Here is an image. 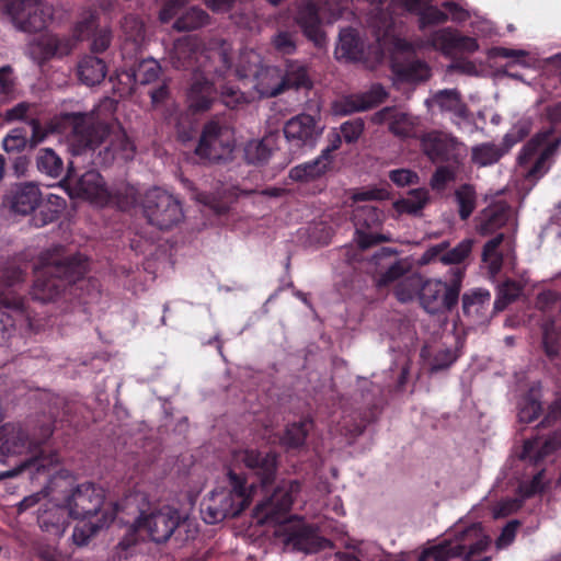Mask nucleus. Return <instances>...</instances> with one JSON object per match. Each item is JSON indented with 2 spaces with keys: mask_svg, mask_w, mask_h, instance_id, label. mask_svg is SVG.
<instances>
[{
  "mask_svg": "<svg viewBox=\"0 0 561 561\" xmlns=\"http://www.w3.org/2000/svg\"><path fill=\"white\" fill-rule=\"evenodd\" d=\"M301 491L298 480L280 481L272 493L266 494L254 507L253 515L260 524H276L275 536L285 548L294 552L313 554L331 549L333 542L321 536L316 526L302 517L291 515L287 518L296 496Z\"/></svg>",
  "mask_w": 561,
  "mask_h": 561,
  "instance_id": "1",
  "label": "nucleus"
},
{
  "mask_svg": "<svg viewBox=\"0 0 561 561\" xmlns=\"http://www.w3.org/2000/svg\"><path fill=\"white\" fill-rule=\"evenodd\" d=\"M43 261L44 266L37 271L31 291L32 299L42 302L53 301L88 272V260L81 253L48 252Z\"/></svg>",
  "mask_w": 561,
  "mask_h": 561,
  "instance_id": "2",
  "label": "nucleus"
},
{
  "mask_svg": "<svg viewBox=\"0 0 561 561\" xmlns=\"http://www.w3.org/2000/svg\"><path fill=\"white\" fill-rule=\"evenodd\" d=\"M24 271L12 263L5 264L0 271V346L10 344L18 325H30L34 318L30 299L18 293L16 287L24 283Z\"/></svg>",
  "mask_w": 561,
  "mask_h": 561,
  "instance_id": "3",
  "label": "nucleus"
},
{
  "mask_svg": "<svg viewBox=\"0 0 561 561\" xmlns=\"http://www.w3.org/2000/svg\"><path fill=\"white\" fill-rule=\"evenodd\" d=\"M31 128V149L44 142L50 135H65L73 147L84 148L98 139L102 129L93 127L92 118L88 113H61L43 123L37 116L27 119Z\"/></svg>",
  "mask_w": 561,
  "mask_h": 561,
  "instance_id": "4",
  "label": "nucleus"
},
{
  "mask_svg": "<svg viewBox=\"0 0 561 561\" xmlns=\"http://www.w3.org/2000/svg\"><path fill=\"white\" fill-rule=\"evenodd\" d=\"M229 489L214 490L201 504L206 524L214 525L226 518L239 516L251 503V488L247 479L232 469L227 473Z\"/></svg>",
  "mask_w": 561,
  "mask_h": 561,
  "instance_id": "5",
  "label": "nucleus"
},
{
  "mask_svg": "<svg viewBox=\"0 0 561 561\" xmlns=\"http://www.w3.org/2000/svg\"><path fill=\"white\" fill-rule=\"evenodd\" d=\"M142 213L148 224L160 230H170L184 218L181 201L160 187L145 194Z\"/></svg>",
  "mask_w": 561,
  "mask_h": 561,
  "instance_id": "6",
  "label": "nucleus"
},
{
  "mask_svg": "<svg viewBox=\"0 0 561 561\" xmlns=\"http://www.w3.org/2000/svg\"><path fill=\"white\" fill-rule=\"evenodd\" d=\"M463 271L457 268L447 282L433 278H424L420 293L421 307L431 314H436L444 310H453L459 300Z\"/></svg>",
  "mask_w": 561,
  "mask_h": 561,
  "instance_id": "7",
  "label": "nucleus"
},
{
  "mask_svg": "<svg viewBox=\"0 0 561 561\" xmlns=\"http://www.w3.org/2000/svg\"><path fill=\"white\" fill-rule=\"evenodd\" d=\"M233 148V129L222 119L213 118L204 124L195 153L203 160L218 162L227 159Z\"/></svg>",
  "mask_w": 561,
  "mask_h": 561,
  "instance_id": "8",
  "label": "nucleus"
},
{
  "mask_svg": "<svg viewBox=\"0 0 561 561\" xmlns=\"http://www.w3.org/2000/svg\"><path fill=\"white\" fill-rule=\"evenodd\" d=\"M3 7L14 25L27 33L43 31L54 15L53 7L42 0H3Z\"/></svg>",
  "mask_w": 561,
  "mask_h": 561,
  "instance_id": "9",
  "label": "nucleus"
},
{
  "mask_svg": "<svg viewBox=\"0 0 561 561\" xmlns=\"http://www.w3.org/2000/svg\"><path fill=\"white\" fill-rule=\"evenodd\" d=\"M234 459L242 462L254 481L248 485L253 490L260 485L265 489L272 485L278 471V454L267 449L245 448L234 453Z\"/></svg>",
  "mask_w": 561,
  "mask_h": 561,
  "instance_id": "10",
  "label": "nucleus"
},
{
  "mask_svg": "<svg viewBox=\"0 0 561 561\" xmlns=\"http://www.w3.org/2000/svg\"><path fill=\"white\" fill-rule=\"evenodd\" d=\"M185 525L186 518L178 508L169 505L150 514L141 513L136 520V527L146 530L150 539L157 543L167 542L171 536L180 535L181 528Z\"/></svg>",
  "mask_w": 561,
  "mask_h": 561,
  "instance_id": "11",
  "label": "nucleus"
},
{
  "mask_svg": "<svg viewBox=\"0 0 561 561\" xmlns=\"http://www.w3.org/2000/svg\"><path fill=\"white\" fill-rule=\"evenodd\" d=\"M92 118L93 127L95 129H102V133H98V139L84 148L76 149L78 153L83 152L87 149H95L103 142H107L105 151L111 154L112 159L119 158L125 161L133 160L136 153L135 142L128 137L125 129L119 124L108 125L99 122L93 113H88Z\"/></svg>",
  "mask_w": 561,
  "mask_h": 561,
  "instance_id": "12",
  "label": "nucleus"
},
{
  "mask_svg": "<svg viewBox=\"0 0 561 561\" xmlns=\"http://www.w3.org/2000/svg\"><path fill=\"white\" fill-rule=\"evenodd\" d=\"M323 129L319 118L302 113L289 118L284 124L283 133L290 150L297 152L313 149Z\"/></svg>",
  "mask_w": 561,
  "mask_h": 561,
  "instance_id": "13",
  "label": "nucleus"
},
{
  "mask_svg": "<svg viewBox=\"0 0 561 561\" xmlns=\"http://www.w3.org/2000/svg\"><path fill=\"white\" fill-rule=\"evenodd\" d=\"M460 145L456 137L440 130H430L420 137L422 152L435 164H460Z\"/></svg>",
  "mask_w": 561,
  "mask_h": 561,
  "instance_id": "14",
  "label": "nucleus"
},
{
  "mask_svg": "<svg viewBox=\"0 0 561 561\" xmlns=\"http://www.w3.org/2000/svg\"><path fill=\"white\" fill-rule=\"evenodd\" d=\"M208 56L201 47V42L196 36L185 35L174 42L170 53V62L178 70H191L194 76L207 73Z\"/></svg>",
  "mask_w": 561,
  "mask_h": 561,
  "instance_id": "15",
  "label": "nucleus"
},
{
  "mask_svg": "<svg viewBox=\"0 0 561 561\" xmlns=\"http://www.w3.org/2000/svg\"><path fill=\"white\" fill-rule=\"evenodd\" d=\"M104 503V491L94 483L79 484L66 499L68 515L77 519L96 516Z\"/></svg>",
  "mask_w": 561,
  "mask_h": 561,
  "instance_id": "16",
  "label": "nucleus"
},
{
  "mask_svg": "<svg viewBox=\"0 0 561 561\" xmlns=\"http://www.w3.org/2000/svg\"><path fill=\"white\" fill-rule=\"evenodd\" d=\"M385 215L381 209L374 205L357 206L353 210V222L358 247L362 250L369 249L389 239L377 232H369L379 228L383 221Z\"/></svg>",
  "mask_w": 561,
  "mask_h": 561,
  "instance_id": "17",
  "label": "nucleus"
},
{
  "mask_svg": "<svg viewBox=\"0 0 561 561\" xmlns=\"http://www.w3.org/2000/svg\"><path fill=\"white\" fill-rule=\"evenodd\" d=\"M427 41L432 47L440 50L445 56H451L455 53L472 54L479 49L476 38L461 35L451 27L432 32Z\"/></svg>",
  "mask_w": 561,
  "mask_h": 561,
  "instance_id": "18",
  "label": "nucleus"
},
{
  "mask_svg": "<svg viewBox=\"0 0 561 561\" xmlns=\"http://www.w3.org/2000/svg\"><path fill=\"white\" fill-rule=\"evenodd\" d=\"M295 23L301 28L304 35L317 47L325 44V34L322 31V22L319 7L312 0L301 1L296 9Z\"/></svg>",
  "mask_w": 561,
  "mask_h": 561,
  "instance_id": "19",
  "label": "nucleus"
},
{
  "mask_svg": "<svg viewBox=\"0 0 561 561\" xmlns=\"http://www.w3.org/2000/svg\"><path fill=\"white\" fill-rule=\"evenodd\" d=\"M218 100V91L206 73L195 75L186 93L187 107L193 114L207 112Z\"/></svg>",
  "mask_w": 561,
  "mask_h": 561,
  "instance_id": "20",
  "label": "nucleus"
},
{
  "mask_svg": "<svg viewBox=\"0 0 561 561\" xmlns=\"http://www.w3.org/2000/svg\"><path fill=\"white\" fill-rule=\"evenodd\" d=\"M311 88L312 80L307 65L298 60H290L286 64L285 73L280 81L272 89H259V92L265 96H276L289 89L309 90Z\"/></svg>",
  "mask_w": 561,
  "mask_h": 561,
  "instance_id": "21",
  "label": "nucleus"
},
{
  "mask_svg": "<svg viewBox=\"0 0 561 561\" xmlns=\"http://www.w3.org/2000/svg\"><path fill=\"white\" fill-rule=\"evenodd\" d=\"M42 201V193L34 183L16 184L5 194L4 203L10 209L20 215L33 213Z\"/></svg>",
  "mask_w": 561,
  "mask_h": 561,
  "instance_id": "22",
  "label": "nucleus"
},
{
  "mask_svg": "<svg viewBox=\"0 0 561 561\" xmlns=\"http://www.w3.org/2000/svg\"><path fill=\"white\" fill-rule=\"evenodd\" d=\"M491 294L486 289H474L462 296V312L474 324H484L491 317Z\"/></svg>",
  "mask_w": 561,
  "mask_h": 561,
  "instance_id": "23",
  "label": "nucleus"
},
{
  "mask_svg": "<svg viewBox=\"0 0 561 561\" xmlns=\"http://www.w3.org/2000/svg\"><path fill=\"white\" fill-rule=\"evenodd\" d=\"M373 121L377 124H389V130L398 137L410 138L414 136L415 123L413 118L394 106H386L374 114Z\"/></svg>",
  "mask_w": 561,
  "mask_h": 561,
  "instance_id": "24",
  "label": "nucleus"
},
{
  "mask_svg": "<svg viewBox=\"0 0 561 561\" xmlns=\"http://www.w3.org/2000/svg\"><path fill=\"white\" fill-rule=\"evenodd\" d=\"M37 514L39 528L50 538L62 536L68 525L66 507L51 502H46Z\"/></svg>",
  "mask_w": 561,
  "mask_h": 561,
  "instance_id": "25",
  "label": "nucleus"
},
{
  "mask_svg": "<svg viewBox=\"0 0 561 561\" xmlns=\"http://www.w3.org/2000/svg\"><path fill=\"white\" fill-rule=\"evenodd\" d=\"M561 449V430L552 432L539 444L537 439H528L524 443L522 459L529 460L534 465H538L546 457Z\"/></svg>",
  "mask_w": 561,
  "mask_h": 561,
  "instance_id": "26",
  "label": "nucleus"
},
{
  "mask_svg": "<svg viewBox=\"0 0 561 561\" xmlns=\"http://www.w3.org/2000/svg\"><path fill=\"white\" fill-rule=\"evenodd\" d=\"M387 98L388 92L381 84H373L371 88L364 93L347 96L343 102V112L345 114L364 112L383 103Z\"/></svg>",
  "mask_w": 561,
  "mask_h": 561,
  "instance_id": "27",
  "label": "nucleus"
},
{
  "mask_svg": "<svg viewBox=\"0 0 561 561\" xmlns=\"http://www.w3.org/2000/svg\"><path fill=\"white\" fill-rule=\"evenodd\" d=\"M511 217V207L503 202L489 205L481 211L478 222V231L483 234H491L504 227Z\"/></svg>",
  "mask_w": 561,
  "mask_h": 561,
  "instance_id": "28",
  "label": "nucleus"
},
{
  "mask_svg": "<svg viewBox=\"0 0 561 561\" xmlns=\"http://www.w3.org/2000/svg\"><path fill=\"white\" fill-rule=\"evenodd\" d=\"M435 104L440 112L451 113L458 119H467L469 110L462 101L461 94L457 89H444L435 92L431 100H426V104Z\"/></svg>",
  "mask_w": 561,
  "mask_h": 561,
  "instance_id": "29",
  "label": "nucleus"
},
{
  "mask_svg": "<svg viewBox=\"0 0 561 561\" xmlns=\"http://www.w3.org/2000/svg\"><path fill=\"white\" fill-rule=\"evenodd\" d=\"M364 43L358 32L352 27L342 30L335 49L336 58L347 61H359L364 58Z\"/></svg>",
  "mask_w": 561,
  "mask_h": 561,
  "instance_id": "30",
  "label": "nucleus"
},
{
  "mask_svg": "<svg viewBox=\"0 0 561 561\" xmlns=\"http://www.w3.org/2000/svg\"><path fill=\"white\" fill-rule=\"evenodd\" d=\"M107 73L105 61L93 55H85L78 64V77L87 85L93 87L101 83Z\"/></svg>",
  "mask_w": 561,
  "mask_h": 561,
  "instance_id": "31",
  "label": "nucleus"
},
{
  "mask_svg": "<svg viewBox=\"0 0 561 561\" xmlns=\"http://www.w3.org/2000/svg\"><path fill=\"white\" fill-rule=\"evenodd\" d=\"M312 427L313 421L310 417H304L299 421L288 423L279 438L280 445L286 449H298L302 447Z\"/></svg>",
  "mask_w": 561,
  "mask_h": 561,
  "instance_id": "32",
  "label": "nucleus"
},
{
  "mask_svg": "<svg viewBox=\"0 0 561 561\" xmlns=\"http://www.w3.org/2000/svg\"><path fill=\"white\" fill-rule=\"evenodd\" d=\"M329 162L321 156L290 169L289 178L295 182H310L321 178L329 169Z\"/></svg>",
  "mask_w": 561,
  "mask_h": 561,
  "instance_id": "33",
  "label": "nucleus"
},
{
  "mask_svg": "<svg viewBox=\"0 0 561 561\" xmlns=\"http://www.w3.org/2000/svg\"><path fill=\"white\" fill-rule=\"evenodd\" d=\"M116 511L111 513H103L102 518L98 522H82L78 524L72 533L73 543L78 547L88 545L91 537H93L101 528L111 524L115 518Z\"/></svg>",
  "mask_w": 561,
  "mask_h": 561,
  "instance_id": "34",
  "label": "nucleus"
},
{
  "mask_svg": "<svg viewBox=\"0 0 561 561\" xmlns=\"http://www.w3.org/2000/svg\"><path fill=\"white\" fill-rule=\"evenodd\" d=\"M76 188L79 195L89 199L100 198L106 193L103 178L94 170L84 172L77 180Z\"/></svg>",
  "mask_w": 561,
  "mask_h": 561,
  "instance_id": "35",
  "label": "nucleus"
},
{
  "mask_svg": "<svg viewBox=\"0 0 561 561\" xmlns=\"http://www.w3.org/2000/svg\"><path fill=\"white\" fill-rule=\"evenodd\" d=\"M160 70L159 62L148 58L140 60L125 75L130 83L149 84L158 79Z\"/></svg>",
  "mask_w": 561,
  "mask_h": 561,
  "instance_id": "36",
  "label": "nucleus"
},
{
  "mask_svg": "<svg viewBox=\"0 0 561 561\" xmlns=\"http://www.w3.org/2000/svg\"><path fill=\"white\" fill-rule=\"evenodd\" d=\"M209 14L199 7H192L183 12L173 23V28L179 32L198 30L209 23Z\"/></svg>",
  "mask_w": 561,
  "mask_h": 561,
  "instance_id": "37",
  "label": "nucleus"
},
{
  "mask_svg": "<svg viewBox=\"0 0 561 561\" xmlns=\"http://www.w3.org/2000/svg\"><path fill=\"white\" fill-rule=\"evenodd\" d=\"M36 168L41 173L57 179L64 172V162L51 148H42L36 154Z\"/></svg>",
  "mask_w": 561,
  "mask_h": 561,
  "instance_id": "38",
  "label": "nucleus"
},
{
  "mask_svg": "<svg viewBox=\"0 0 561 561\" xmlns=\"http://www.w3.org/2000/svg\"><path fill=\"white\" fill-rule=\"evenodd\" d=\"M424 277L419 273L404 276L394 288V296L400 302H410L420 299Z\"/></svg>",
  "mask_w": 561,
  "mask_h": 561,
  "instance_id": "39",
  "label": "nucleus"
},
{
  "mask_svg": "<svg viewBox=\"0 0 561 561\" xmlns=\"http://www.w3.org/2000/svg\"><path fill=\"white\" fill-rule=\"evenodd\" d=\"M298 39L299 34L297 30L278 27L271 38V45L279 55H294L298 48Z\"/></svg>",
  "mask_w": 561,
  "mask_h": 561,
  "instance_id": "40",
  "label": "nucleus"
},
{
  "mask_svg": "<svg viewBox=\"0 0 561 561\" xmlns=\"http://www.w3.org/2000/svg\"><path fill=\"white\" fill-rule=\"evenodd\" d=\"M428 202L426 190H412L408 197L400 198L393 203V208L398 214L419 215Z\"/></svg>",
  "mask_w": 561,
  "mask_h": 561,
  "instance_id": "41",
  "label": "nucleus"
},
{
  "mask_svg": "<svg viewBox=\"0 0 561 561\" xmlns=\"http://www.w3.org/2000/svg\"><path fill=\"white\" fill-rule=\"evenodd\" d=\"M39 45L42 46L44 58L62 57L71 53L75 43L72 38L60 37L58 35H48L44 37Z\"/></svg>",
  "mask_w": 561,
  "mask_h": 561,
  "instance_id": "42",
  "label": "nucleus"
},
{
  "mask_svg": "<svg viewBox=\"0 0 561 561\" xmlns=\"http://www.w3.org/2000/svg\"><path fill=\"white\" fill-rule=\"evenodd\" d=\"M2 149L11 153H22L26 149H31L27 128L19 126L10 129L2 139Z\"/></svg>",
  "mask_w": 561,
  "mask_h": 561,
  "instance_id": "43",
  "label": "nucleus"
},
{
  "mask_svg": "<svg viewBox=\"0 0 561 561\" xmlns=\"http://www.w3.org/2000/svg\"><path fill=\"white\" fill-rule=\"evenodd\" d=\"M551 136V130H543L534 135L522 148L518 156V163L522 167L529 163L539 150L541 151L548 144L552 142V140H550Z\"/></svg>",
  "mask_w": 561,
  "mask_h": 561,
  "instance_id": "44",
  "label": "nucleus"
},
{
  "mask_svg": "<svg viewBox=\"0 0 561 561\" xmlns=\"http://www.w3.org/2000/svg\"><path fill=\"white\" fill-rule=\"evenodd\" d=\"M458 214L461 220H467L476 209L477 192L471 184H462L455 191Z\"/></svg>",
  "mask_w": 561,
  "mask_h": 561,
  "instance_id": "45",
  "label": "nucleus"
},
{
  "mask_svg": "<svg viewBox=\"0 0 561 561\" xmlns=\"http://www.w3.org/2000/svg\"><path fill=\"white\" fill-rule=\"evenodd\" d=\"M99 30V14L95 10H85L82 12L79 21L73 27V37L77 41L91 38Z\"/></svg>",
  "mask_w": 561,
  "mask_h": 561,
  "instance_id": "46",
  "label": "nucleus"
},
{
  "mask_svg": "<svg viewBox=\"0 0 561 561\" xmlns=\"http://www.w3.org/2000/svg\"><path fill=\"white\" fill-rule=\"evenodd\" d=\"M503 153L502 149L496 145L485 142L472 148L471 159L473 163L485 167L497 162Z\"/></svg>",
  "mask_w": 561,
  "mask_h": 561,
  "instance_id": "47",
  "label": "nucleus"
},
{
  "mask_svg": "<svg viewBox=\"0 0 561 561\" xmlns=\"http://www.w3.org/2000/svg\"><path fill=\"white\" fill-rule=\"evenodd\" d=\"M522 294V286L515 280H506L502 284L499 295L493 304V311H503L510 304L515 301Z\"/></svg>",
  "mask_w": 561,
  "mask_h": 561,
  "instance_id": "48",
  "label": "nucleus"
},
{
  "mask_svg": "<svg viewBox=\"0 0 561 561\" xmlns=\"http://www.w3.org/2000/svg\"><path fill=\"white\" fill-rule=\"evenodd\" d=\"M560 142L561 140L556 138L539 152L536 161L527 171L526 178L528 180H537L546 173V163L548 159L557 151Z\"/></svg>",
  "mask_w": 561,
  "mask_h": 561,
  "instance_id": "49",
  "label": "nucleus"
},
{
  "mask_svg": "<svg viewBox=\"0 0 561 561\" xmlns=\"http://www.w3.org/2000/svg\"><path fill=\"white\" fill-rule=\"evenodd\" d=\"M410 264L403 260H397L385 272L380 273L377 278V285L379 287H386L390 284L401 280L410 272Z\"/></svg>",
  "mask_w": 561,
  "mask_h": 561,
  "instance_id": "50",
  "label": "nucleus"
},
{
  "mask_svg": "<svg viewBox=\"0 0 561 561\" xmlns=\"http://www.w3.org/2000/svg\"><path fill=\"white\" fill-rule=\"evenodd\" d=\"M542 347L549 359L553 360L560 356L561 342L560 335L554 329V320H551V322L543 328Z\"/></svg>",
  "mask_w": 561,
  "mask_h": 561,
  "instance_id": "51",
  "label": "nucleus"
},
{
  "mask_svg": "<svg viewBox=\"0 0 561 561\" xmlns=\"http://www.w3.org/2000/svg\"><path fill=\"white\" fill-rule=\"evenodd\" d=\"M473 247L472 239H465L459 242L455 248L450 250H445L439 257V262L445 265L451 264H460L462 263L471 253Z\"/></svg>",
  "mask_w": 561,
  "mask_h": 561,
  "instance_id": "52",
  "label": "nucleus"
},
{
  "mask_svg": "<svg viewBox=\"0 0 561 561\" xmlns=\"http://www.w3.org/2000/svg\"><path fill=\"white\" fill-rule=\"evenodd\" d=\"M35 110V103L22 101L15 104L14 106L5 110V112L3 113V119L7 123L24 122L27 125V119H30L31 117H35L33 115Z\"/></svg>",
  "mask_w": 561,
  "mask_h": 561,
  "instance_id": "53",
  "label": "nucleus"
},
{
  "mask_svg": "<svg viewBox=\"0 0 561 561\" xmlns=\"http://www.w3.org/2000/svg\"><path fill=\"white\" fill-rule=\"evenodd\" d=\"M448 18L446 12L428 2L419 16V28L423 31L428 26L443 24L448 21Z\"/></svg>",
  "mask_w": 561,
  "mask_h": 561,
  "instance_id": "54",
  "label": "nucleus"
},
{
  "mask_svg": "<svg viewBox=\"0 0 561 561\" xmlns=\"http://www.w3.org/2000/svg\"><path fill=\"white\" fill-rule=\"evenodd\" d=\"M431 178V186L433 190H445L447 184L456 179V167L458 164L440 163Z\"/></svg>",
  "mask_w": 561,
  "mask_h": 561,
  "instance_id": "55",
  "label": "nucleus"
},
{
  "mask_svg": "<svg viewBox=\"0 0 561 561\" xmlns=\"http://www.w3.org/2000/svg\"><path fill=\"white\" fill-rule=\"evenodd\" d=\"M122 30L126 38L135 43L141 41L145 35V24L139 18L133 14H128L123 18Z\"/></svg>",
  "mask_w": 561,
  "mask_h": 561,
  "instance_id": "56",
  "label": "nucleus"
},
{
  "mask_svg": "<svg viewBox=\"0 0 561 561\" xmlns=\"http://www.w3.org/2000/svg\"><path fill=\"white\" fill-rule=\"evenodd\" d=\"M218 100H220L225 106L231 110L239 108L240 106L248 103V99L244 93L241 92L240 89L232 85H225L221 89V92L218 93Z\"/></svg>",
  "mask_w": 561,
  "mask_h": 561,
  "instance_id": "57",
  "label": "nucleus"
},
{
  "mask_svg": "<svg viewBox=\"0 0 561 561\" xmlns=\"http://www.w3.org/2000/svg\"><path fill=\"white\" fill-rule=\"evenodd\" d=\"M365 128L364 121L362 118H354L344 122L340 126V136L347 144L356 142L362 136Z\"/></svg>",
  "mask_w": 561,
  "mask_h": 561,
  "instance_id": "58",
  "label": "nucleus"
},
{
  "mask_svg": "<svg viewBox=\"0 0 561 561\" xmlns=\"http://www.w3.org/2000/svg\"><path fill=\"white\" fill-rule=\"evenodd\" d=\"M536 307L543 312L559 309L561 313V294L552 289L539 293L536 299Z\"/></svg>",
  "mask_w": 561,
  "mask_h": 561,
  "instance_id": "59",
  "label": "nucleus"
},
{
  "mask_svg": "<svg viewBox=\"0 0 561 561\" xmlns=\"http://www.w3.org/2000/svg\"><path fill=\"white\" fill-rule=\"evenodd\" d=\"M272 156L271 148L264 141L250 144L245 149V157L249 163L263 164Z\"/></svg>",
  "mask_w": 561,
  "mask_h": 561,
  "instance_id": "60",
  "label": "nucleus"
},
{
  "mask_svg": "<svg viewBox=\"0 0 561 561\" xmlns=\"http://www.w3.org/2000/svg\"><path fill=\"white\" fill-rule=\"evenodd\" d=\"M192 0H164L159 11V20L162 23L170 22Z\"/></svg>",
  "mask_w": 561,
  "mask_h": 561,
  "instance_id": "61",
  "label": "nucleus"
},
{
  "mask_svg": "<svg viewBox=\"0 0 561 561\" xmlns=\"http://www.w3.org/2000/svg\"><path fill=\"white\" fill-rule=\"evenodd\" d=\"M519 493L523 497H531L543 490V470L538 471L529 481L520 483Z\"/></svg>",
  "mask_w": 561,
  "mask_h": 561,
  "instance_id": "62",
  "label": "nucleus"
},
{
  "mask_svg": "<svg viewBox=\"0 0 561 561\" xmlns=\"http://www.w3.org/2000/svg\"><path fill=\"white\" fill-rule=\"evenodd\" d=\"M91 51L93 54H100L105 51L112 42V31L107 27L99 28L92 34Z\"/></svg>",
  "mask_w": 561,
  "mask_h": 561,
  "instance_id": "63",
  "label": "nucleus"
},
{
  "mask_svg": "<svg viewBox=\"0 0 561 561\" xmlns=\"http://www.w3.org/2000/svg\"><path fill=\"white\" fill-rule=\"evenodd\" d=\"M561 420V392L557 393L556 399L548 405L547 413L541 420L539 426L550 427Z\"/></svg>",
  "mask_w": 561,
  "mask_h": 561,
  "instance_id": "64",
  "label": "nucleus"
}]
</instances>
